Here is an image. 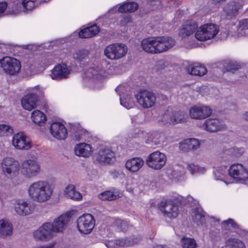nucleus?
Masks as SVG:
<instances>
[{"label": "nucleus", "instance_id": "47", "mask_svg": "<svg viewBox=\"0 0 248 248\" xmlns=\"http://www.w3.org/2000/svg\"><path fill=\"white\" fill-rule=\"evenodd\" d=\"M13 133V129L11 126L4 124H1V136H11Z\"/></svg>", "mask_w": 248, "mask_h": 248}, {"label": "nucleus", "instance_id": "63", "mask_svg": "<svg viewBox=\"0 0 248 248\" xmlns=\"http://www.w3.org/2000/svg\"><path fill=\"white\" fill-rule=\"evenodd\" d=\"M153 248H169L166 245H157L154 247Z\"/></svg>", "mask_w": 248, "mask_h": 248}, {"label": "nucleus", "instance_id": "26", "mask_svg": "<svg viewBox=\"0 0 248 248\" xmlns=\"http://www.w3.org/2000/svg\"><path fill=\"white\" fill-rule=\"evenodd\" d=\"M163 134L159 131H152L148 133L145 142L151 145H156L160 143L163 139Z\"/></svg>", "mask_w": 248, "mask_h": 248}, {"label": "nucleus", "instance_id": "32", "mask_svg": "<svg viewBox=\"0 0 248 248\" xmlns=\"http://www.w3.org/2000/svg\"><path fill=\"white\" fill-rule=\"evenodd\" d=\"M206 213L201 207L193 209L192 219L198 225H203L205 222Z\"/></svg>", "mask_w": 248, "mask_h": 248}, {"label": "nucleus", "instance_id": "38", "mask_svg": "<svg viewBox=\"0 0 248 248\" xmlns=\"http://www.w3.org/2000/svg\"><path fill=\"white\" fill-rule=\"evenodd\" d=\"M139 7V5L136 2H128L122 5L118 9L120 13H132L136 11Z\"/></svg>", "mask_w": 248, "mask_h": 248}, {"label": "nucleus", "instance_id": "34", "mask_svg": "<svg viewBox=\"0 0 248 248\" xmlns=\"http://www.w3.org/2000/svg\"><path fill=\"white\" fill-rule=\"evenodd\" d=\"M154 37H150L143 39L141 41V46L143 49L148 53H156Z\"/></svg>", "mask_w": 248, "mask_h": 248}, {"label": "nucleus", "instance_id": "55", "mask_svg": "<svg viewBox=\"0 0 248 248\" xmlns=\"http://www.w3.org/2000/svg\"><path fill=\"white\" fill-rule=\"evenodd\" d=\"M199 167L198 166L195 165L193 164H188L187 165V169L191 172V174H194L199 170Z\"/></svg>", "mask_w": 248, "mask_h": 248}, {"label": "nucleus", "instance_id": "56", "mask_svg": "<svg viewBox=\"0 0 248 248\" xmlns=\"http://www.w3.org/2000/svg\"><path fill=\"white\" fill-rule=\"evenodd\" d=\"M132 22L131 17L130 16H126L123 17L120 21V24L121 26H125L128 23Z\"/></svg>", "mask_w": 248, "mask_h": 248}, {"label": "nucleus", "instance_id": "22", "mask_svg": "<svg viewBox=\"0 0 248 248\" xmlns=\"http://www.w3.org/2000/svg\"><path fill=\"white\" fill-rule=\"evenodd\" d=\"M202 127L206 131L215 132L221 130L223 125L218 119H208L204 122Z\"/></svg>", "mask_w": 248, "mask_h": 248}, {"label": "nucleus", "instance_id": "19", "mask_svg": "<svg viewBox=\"0 0 248 248\" xmlns=\"http://www.w3.org/2000/svg\"><path fill=\"white\" fill-rule=\"evenodd\" d=\"M96 159L101 163L109 164L115 160V154L108 148H101L97 154Z\"/></svg>", "mask_w": 248, "mask_h": 248}, {"label": "nucleus", "instance_id": "41", "mask_svg": "<svg viewBox=\"0 0 248 248\" xmlns=\"http://www.w3.org/2000/svg\"><path fill=\"white\" fill-rule=\"evenodd\" d=\"M229 173V170L227 167L225 166H221L218 167L214 171V174L215 179L218 180L223 181L224 176Z\"/></svg>", "mask_w": 248, "mask_h": 248}, {"label": "nucleus", "instance_id": "46", "mask_svg": "<svg viewBox=\"0 0 248 248\" xmlns=\"http://www.w3.org/2000/svg\"><path fill=\"white\" fill-rule=\"evenodd\" d=\"M117 196L110 191H105L99 195V198L103 201H112L116 199Z\"/></svg>", "mask_w": 248, "mask_h": 248}, {"label": "nucleus", "instance_id": "53", "mask_svg": "<svg viewBox=\"0 0 248 248\" xmlns=\"http://www.w3.org/2000/svg\"><path fill=\"white\" fill-rule=\"evenodd\" d=\"M244 152L245 149L243 147H234L233 149V153L236 157L242 155Z\"/></svg>", "mask_w": 248, "mask_h": 248}, {"label": "nucleus", "instance_id": "64", "mask_svg": "<svg viewBox=\"0 0 248 248\" xmlns=\"http://www.w3.org/2000/svg\"><path fill=\"white\" fill-rule=\"evenodd\" d=\"M114 244V242L111 241L108 242V243H106V245L108 248H110L111 246H112V244Z\"/></svg>", "mask_w": 248, "mask_h": 248}, {"label": "nucleus", "instance_id": "14", "mask_svg": "<svg viewBox=\"0 0 248 248\" xmlns=\"http://www.w3.org/2000/svg\"><path fill=\"white\" fill-rule=\"evenodd\" d=\"M43 92L38 90L36 93H30L25 95L21 99L22 107L29 111L36 107L38 97H42Z\"/></svg>", "mask_w": 248, "mask_h": 248}, {"label": "nucleus", "instance_id": "43", "mask_svg": "<svg viewBox=\"0 0 248 248\" xmlns=\"http://www.w3.org/2000/svg\"><path fill=\"white\" fill-rule=\"evenodd\" d=\"M114 225L118 231L124 232H126L129 227V224L127 221L119 218L115 220Z\"/></svg>", "mask_w": 248, "mask_h": 248}, {"label": "nucleus", "instance_id": "42", "mask_svg": "<svg viewBox=\"0 0 248 248\" xmlns=\"http://www.w3.org/2000/svg\"><path fill=\"white\" fill-rule=\"evenodd\" d=\"M238 34L241 36H246L248 34V19H245L239 21L237 26Z\"/></svg>", "mask_w": 248, "mask_h": 248}, {"label": "nucleus", "instance_id": "21", "mask_svg": "<svg viewBox=\"0 0 248 248\" xmlns=\"http://www.w3.org/2000/svg\"><path fill=\"white\" fill-rule=\"evenodd\" d=\"M197 23L193 20L186 21L183 25V28L180 30L179 34L182 38L190 36L198 29Z\"/></svg>", "mask_w": 248, "mask_h": 248}, {"label": "nucleus", "instance_id": "51", "mask_svg": "<svg viewBox=\"0 0 248 248\" xmlns=\"http://www.w3.org/2000/svg\"><path fill=\"white\" fill-rule=\"evenodd\" d=\"M7 3L5 1L1 2V16L5 15H12L14 13V11L13 10L5 12V10L7 7Z\"/></svg>", "mask_w": 248, "mask_h": 248}, {"label": "nucleus", "instance_id": "7", "mask_svg": "<svg viewBox=\"0 0 248 248\" xmlns=\"http://www.w3.org/2000/svg\"><path fill=\"white\" fill-rule=\"evenodd\" d=\"M229 174L236 183L245 184L248 180V170L240 164L232 165L229 169Z\"/></svg>", "mask_w": 248, "mask_h": 248}, {"label": "nucleus", "instance_id": "28", "mask_svg": "<svg viewBox=\"0 0 248 248\" xmlns=\"http://www.w3.org/2000/svg\"><path fill=\"white\" fill-rule=\"evenodd\" d=\"M200 143L196 139H189L186 140L181 143L180 148L184 151H195L199 148Z\"/></svg>", "mask_w": 248, "mask_h": 248}, {"label": "nucleus", "instance_id": "59", "mask_svg": "<svg viewBox=\"0 0 248 248\" xmlns=\"http://www.w3.org/2000/svg\"><path fill=\"white\" fill-rule=\"evenodd\" d=\"M144 136L143 131L139 129H136L135 132L133 134V137L135 138H141Z\"/></svg>", "mask_w": 248, "mask_h": 248}, {"label": "nucleus", "instance_id": "18", "mask_svg": "<svg viewBox=\"0 0 248 248\" xmlns=\"http://www.w3.org/2000/svg\"><path fill=\"white\" fill-rule=\"evenodd\" d=\"M51 135L56 139L62 140L67 136V130L64 125L59 122H53L50 128Z\"/></svg>", "mask_w": 248, "mask_h": 248}, {"label": "nucleus", "instance_id": "60", "mask_svg": "<svg viewBox=\"0 0 248 248\" xmlns=\"http://www.w3.org/2000/svg\"><path fill=\"white\" fill-rule=\"evenodd\" d=\"M242 116L244 120L248 122V111H246L244 113Z\"/></svg>", "mask_w": 248, "mask_h": 248}, {"label": "nucleus", "instance_id": "50", "mask_svg": "<svg viewBox=\"0 0 248 248\" xmlns=\"http://www.w3.org/2000/svg\"><path fill=\"white\" fill-rule=\"evenodd\" d=\"M194 201V198L191 196H188L186 198L181 196L180 199H179V204L181 206L183 205H186V204H189L191 205V206H192L191 204Z\"/></svg>", "mask_w": 248, "mask_h": 248}, {"label": "nucleus", "instance_id": "49", "mask_svg": "<svg viewBox=\"0 0 248 248\" xmlns=\"http://www.w3.org/2000/svg\"><path fill=\"white\" fill-rule=\"evenodd\" d=\"M127 247L132 246L135 244H138L141 240V237L140 236H132L131 237H127Z\"/></svg>", "mask_w": 248, "mask_h": 248}, {"label": "nucleus", "instance_id": "45", "mask_svg": "<svg viewBox=\"0 0 248 248\" xmlns=\"http://www.w3.org/2000/svg\"><path fill=\"white\" fill-rule=\"evenodd\" d=\"M183 248H196L197 243L194 238L183 237L181 239Z\"/></svg>", "mask_w": 248, "mask_h": 248}, {"label": "nucleus", "instance_id": "48", "mask_svg": "<svg viewBox=\"0 0 248 248\" xmlns=\"http://www.w3.org/2000/svg\"><path fill=\"white\" fill-rule=\"evenodd\" d=\"M226 70L229 72L234 73L235 71L241 68V66L235 62H229L226 63L224 65Z\"/></svg>", "mask_w": 248, "mask_h": 248}, {"label": "nucleus", "instance_id": "33", "mask_svg": "<svg viewBox=\"0 0 248 248\" xmlns=\"http://www.w3.org/2000/svg\"><path fill=\"white\" fill-rule=\"evenodd\" d=\"M13 232L12 224L4 219H1V238L10 237L12 235Z\"/></svg>", "mask_w": 248, "mask_h": 248}, {"label": "nucleus", "instance_id": "3", "mask_svg": "<svg viewBox=\"0 0 248 248\" xmlns=\"http://www.w3.org/2000/svg\"><path fill=\"white\" fill-rule=\"evenodd\" d=\"M1 166L4 175L9 178L16 177L18 173L20 165L15 158L7 157L3 159Z\"/></svg>", "mask_w": 248, "mask_h": 248}, {"label": "nucleus", "instance_id": "2", "mask_svg": "<svg viewBox=\"0 0 248 248\" xmlns=\"http://www.w3.org/2000/svg\"><path fill=\"white\" fill-rule=\"evenodd\" d=\"M52 192L50 185L44 181L34 182L28 188L30 198L33 201L40 203L47 201L50 198Z\"/></svg>", "mask_w": 248, "mask_h": 248}, {"label": "nucleus", "instance_id": "39", "mask_svg": "<svg viewBox=\"0 0 248 248\" xmlns=\"http://www.w3.org/2000/svg\"><path fill=\"white\" fill-rule=\"evenodd\" d=\"M89 51L87 49H79L73 54L74 59L79 62L80 64L84 65V61L88 58Z\"/></svg>", "mask_w": 248, "mask_h": 248}, {"label": "nucleus", "instance_id": "13", "mask_svg": "<svg viewBox=\"0 0 248 248\" xmlns=\"http://www.w3.org/2000/svg\"><path fill=\"white\" fill-rule=\"evenodd\" d=\"M159 209L169 218H175L178 215V206L171 201H162L158 204Z\"/></svg>", "mask_w": 248, "mask_h": 248}, {"label": "nucleus", "instance_id": "16", "mask_svg": "<svg viewBox=\"0 0 248 248\" xmlns=\"http://www.w3.org/2000/svg\"><path fill=\"white\" fill-rule=\"evenodd\" d=\"M191 118L194 119H204L211 115L212 110L208 106H194L189 111Z\"/></svg>", "mask_w": 248, "mask_h": 248}, {"label": "nucleus", "instance_id": "30", "mask_svg": "<svg viewBox=\"0 0 248 248\" xmlns=\"http://www.w3.org/2000/svg\"><path fill=\"white\" fill-rule=\"evenodd\" d=\"M99 31V27L95 24L80 31L78 33V36L82 38H91L97 34Z\"/></svg>", "mask_w": 248, "mask_h": 248}, {"label": "nucleus", "instance_id": "52", "mask_svg": "<svg viewBox=\"0 0 248 248\" xmlns=\"http://www.w3.org/2000/svg\"><path fill=\"white\" fill-rule=\"evenodd\" d=\"M12 52V47L10 44L1 43V53L8 54Z\"/></svg>", "mask_w": 248, "mask_h": 248}, {"label": "nucleus", "instance_id": "40", "mask_svg": "<svg viewBox=\"0 0 248 248\" xmlns=\"http://www.w3.org/2000/svg\"><path fill=\"white\" fill-rule=\"evenodd\" d=\"M66 196L74 200H79L82 198L80 193L75 190L74 185L68 186L65 189Z\"/></svg>", "mask_w": 248, "mask_h": 248}, {"label": "nucleus", "instance_id": "17", "mask_svg": "<svg viewBox=\"0 0 248 248\" xmlns=\"http://www.w3.org/2000/svg\"><path fill=\"white\" fill-rule=\"evenodd\" d=\"M185 113L182 111H168L162 116V121L166 124L182 123L185 122Z\"/></svg>", "mask_w": 248, "mask_h": 248}, {"label": "nucleus", "instance_id": "8", "mask_svg": "<svg viewBox=\"0 0 248 248\" xmlns=\"http://www.w3.org/2000/svg\"><path fill=\"white\" fill-rule=\"evenodd\" d=\"M166 161L167 157L164 154L159 151H155L148 155L146 164L149 167L158 170L165 166Z\"/></svg>", "mask_w": 248, "mask_h": 248}, {"label": "nucleus", "instance_id": "24", "mask_svg": "<svg viewBox=\"0 0 248 248\" xmlns=\"http://www.w3.org/2000/svg\"><path fill=\"white\" fill-rule=\"evenodd\" d=\"M144 162L141 157H133L126 161L125 167L129 171L136 172L142 167Z\"/></svg>", "mask_w": 248, "mask_h": 248}, {"label": "nucleus", "instance_id": "4", "mask_svg": "<svg viewBox=\"0 0 248 248\" xmlns=\"http://www.w3.org/2000/svg\"><path fill=\"white\" fill-rule=\"evenodd\" d=\"M218 30L216 25L213 23L205 24L201 26L195 33V38L201 41L214 38L218 33Z\"/></svg>", "mask_w": 248, "mask_h": 248}, {"label": "nucleus", "instance_id": "20", "mask_svg": "<svg viewBox=\"0 0 248 248\" xmlns=\"http://www.w3.org/2000/svg\"><path fill=\"white\" fill-rule=\"evenodd\" d=\"M69 132L71 133L72 138L77 141L85 139L88 135V131L82 128L79 124L69 123Z\"/></svg>", "mask_w": 248, "mask_h": 248}, {"label": "nucleus", "instance_id": "62", "mask_svg": "<svg viewBox=\"0 0 248 248\" xmlns=\"http://www.w3.org/2000/svg\"><path fill=\"white\" fill-rule=\"evenodd\" d=\"M121 67H122V65H118V66H115L114 68V69L115 71H117V70L120 69ZM115 73L116 74H120V72H118V71H116V72H115Z\"/></svg>", "mask_w": 248, "mask_h": 248}, {"label": "nucleus", "instance_id": "29", "mask_svg": "<svg viewBox=\"0 0 248 248\" xmlns=\"http://www.w3.org/2000/svg\"><path fill=\"white\" fill-rule=\"evenodd\" d=\"M186 71L189 74L194 76H202L207 72L206 67L199 63H193L189 65Z\"/></svg>", "mask_w": 248, "mask_h": 248}, {"label": "nucleus", "instance_id": "1", "mask_svg": "<svg viewBox=\"0 0 248 248\" xmlns=\"http://www.w3.org/2000/svg\"><path fill=\"white\" fill-rule=\"evenodd\" d=\"M70 219L69 216L62 215L56 218L53 223H45L34 232V237L40 240L50 239L55 233L62 231L70 221Z\"/></svg>", "mask_w": 248, "mask_h": 248}, {"label": "nucleus", "instance_id": "44", "mask_svg": "<svg viewBox=\"0 0 248 248\" xmlns=\"http://www.w3.org/2000/svg\"><path fill=\"white\" fill-rule=\"evenodd\" d=\"M121 105L127 109L133 108L135 103L129 94H126V97H122L119 94Z\"/></svg>", "mask_w": 248, "mask_h": 248}, {"label": "nucleus", "instance_id": "11", "mask_svg": "<svg viewBox=\"0 0 248 248\" xmlns=\"http://www.w3.org/2000/svg\"><path fill=\"white\" fill-rule=\"evenodd\" d=\"M40 166L35 160H25L22 164L21 173L26 177H34L40 172Z\"/></svg>", "mask_w": 248, "mask_h": 248}, {"label": "nucleus", "instance_id": "25", "mask_svg": "<svg viewBox=\"0 0 248 248\" xmlns=\"http://www.w3.org/2000/svg\"><path fill=\"white\" fill-rule=\"evenodd\" d=\"M15 210L20 216H25L32 212V209L27 202L18 200L15 204Z\"/></svg>", "mask_w": 248, "mask_h": 248}, {"label": "nucleus", "instance_id": "12", "mask_svg": "<svg viewBox=\"0 0 248 248\" xmlns=\"http://www.w3.org/2000/svg\"><path fill=\"white\" fill-rule=\"evenodd\" d=\"M156 53L166 51L172 47L175 44L174 39L169 36L154 37Z\"/></svg>", "mask_w": 248, "mask_h": 248}, {"label": "nucleus", "instance_id": "6", "mask_svg": "<svg viewBox=\"0 0 248 248\" xmlns=\"http://www.w3.org/2000/svg\"><path fill=\"white\" fill-rule=\"evenodd\" d=\"M77 228L81 233L89 234L95 225V219L90 214H84L77 220Z\"/></svg>", "mask_w": 248, "mask_h": 248}, {"label": "nucleus", "instance_id": "31", "mask_svg": "<svg viewBox=\"0 0 248 248\" xmlns=\"http://www.w3.org/2000/svg\"><path fill=\"white\" fill-rule=\"evenodd\" d=\"M50 0H23L22 2L23 11H31L42 3L47 2Z\"/></svg>", "mask_w": 248, "mask_h": 248}, {"label": "nucleus", "instance_id": "10", "mask_svg": "<svg viewBox=\"0 0 248 248\" xmlns=\"http://www.w3.org/2000/svg\"><path fill=\"white\" fill-rule=\"evenodd\" d=\"M138 103L144 108L153 107L156 101L155 94L148 90H140L136 95Z\"/></svg>", "mask_w": 248, "mask_h": 248}, {"label": "nucleus", "instance_id": "61", "mask_svg": "<svg viewBox=\"0 0 248 248\" xmlns=\"http://www.w3.org/2000/svg\"><path fill=\"white\" fill-rule=\"evenodd\" d=\"M212 3L214 4H219L221 2L225 1L226 0H211Z\"/></svg>", "mask_w": 248, "mask_h": 248}, {"label": "nucleus", "instance_id": "54", "mask_svg": "<svg viewBox=\"0 0 248 248\" xmlns=\"http://www.w3.org/2000/svg\"><path fill=\"white\" fill-rule=\"evenodd\" d=\"M109 173L113 179H116L121 175H122L123 177H124L125 176V174L123 173V172L119 171L116 170H111L110 171Z\"/></svg>", "mask_w": 248, "mask_h": 248}, {"label": "nucleus", "instance_id": "58", "mask_svg": "<svg viewBox=\"0 0 248 248\" xmlns=\"http://www.w3.org/2000/svg\"><path fill=\"white\" fill-rule=\"evenodd\" d=\"M114 244H115L116 246H119V247H123V246H126L127 247V242H126V239H117L115 240L114 242Z\"/></svg>", "mask_w": 248, "mask_h": 248}, {"label": "nucleus", "instance_id": "15", "mask_svg": "<svg viewBox=\"0 0 248 248\" xmlns=\"http://www.w3.org/2000/svg\"><path fill=\"white\" fill-rule=\"evenodd\" d=\"M12 144L15 148L20 150H28L32 146L30 138L23 132L18 133L13 135Z\"/></svg>", "mask_w": 248, "mask_h": 248}, {"label": "nucleus", "instance_id": "35", "mask_svg": "<svg viewBox=\"0 0 248 248\" xmlns=\"http://www.w3.org/2000/svg\"><path fill=\"white\" fill-rule=\"evenodd\" d=\"M85 78L93 80V81L94 80H100L103 78V76L101 72L92 67L86 70L85 72Z\"/></svg>", "mask_w": 248, "mask_h": 248}, {"label": "nucleus", "instance_id": "36", "mask_svg": "<svg viewBox=\"0 0 248 248\" xmlns=\"http://www.w3.org/2000/svg\"><path fill=\"white\" fill-rule=\"evenodd\" d=\"M32 121L36 124L41 126L46 120V115L39 110H34L31 116Z\"/></svg>", "mask_w": 248, "mask_h": 248}, {"label": "nucleus", "instance_id": "9", "mask_svg": "<svg viewBox=\"0 0 248 248\" xmlns=\"http://www.w3.org/2000/svg\"><path fill=\"white\" fill-rule=\"evenodd\" d=\"M127 51V46L124 44H114L106 47L104 54L111 60L119 59L124 57Z\"/></svg>", "mask_w": 248, "mask_h": 248}, {"label": "nucleus", "instance_id": "5", "mask_svg": "<svg viewBox=\"0 0 248 248\" xmlns=\"http://www.w3.org/2000/svg\"><path fill=\"white\" fill-rule=\"evenodd\" d=\"M21 66L20 62L15 58L6 56L1 59V68L10 76H14L18 73Z\"/></svg>", "mask_w": 248, "mask_h": 248}, {"label": "nucleus", "instance_id": "57", "mask_svg": "<svg viewBox=\"0 0 248 248\" xmlns=\"http://www.w3.org/2000/svg\"><path fill=\"white\" fill-rule=\"evenodd\" d=\"M222 224L228 225L231 224V226L234 228V229H237L238 228V225L234 221V220L231 218H229L228 219L226 220H224L222 222Z\"/></svg>", "mask_w": 248, "mask_h": 248}, {"label": "nucleus", "instance_id": "37", "mask_svg": "<svg viewBox=\"0 0 248 248\" xmlns=\"http://www.w3.org/2000/svg\"><path fill=\"white\" fill-rule=\"evenodd\" d=\"M238 7L234 2H230L224 8V11L229 18L235 17L238 11Z\"/></svg>", "mask_w": 248, "mask_h": 248}, {"label": "nucleus", "instance_id": "27", "mask_svg": "<svg viewBox=\"0 0 248 248\" xmlns=\"http://www.w3.org/2000/svg\"><path fill=\"white\" fill-rule=\"evenodd\" d=\"M92 151L91 146L85 143L77 144L75 147V153L77 155L85 157H89Z\"/></svg>", "mask_w": 248, "mask_h": 248}, {"label": "nucleus", "instance_id": "23", "mask_svg": "<svg viewBox=\"0 0 248 248\" xmlns=\"http://www.w3.org/2000/svg\"><path fill=\"white\" fill-rule=\"evenodd\" d=\"M69 74L70 71L66 64L58 65L52 70V78L54 79L60 80L67 78Z\"/></svg>", "mask_w": 248, "mask_h": 248}]
</instances>
